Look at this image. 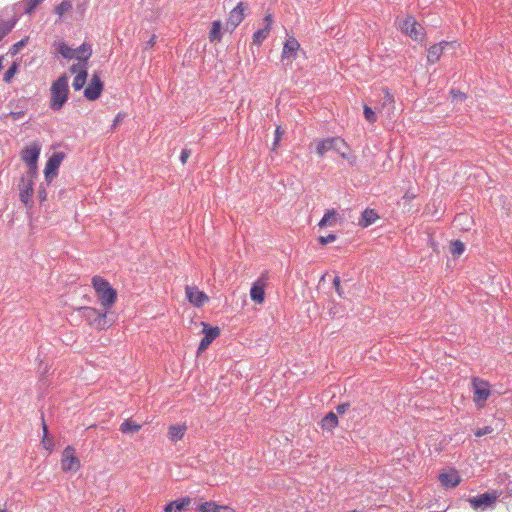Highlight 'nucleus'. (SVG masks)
<instances>
[{
  "label": "nucleus",
  "mask_w": 512,
  "mask_h": 512,
  "mask_svg": "<svg viewBox=\"0 0 512 512\" xmlns=\"http://www.w3.org/2000/svg\"><path fill=\"white\" fill-rule=\"evenodd\" d=\"M336 144L344 145L345 142L343 139L339 137H331L319 141L316 146V152L319 156H323L326 152L333 150V147H336Z\"/></svg>",
  "instance_id": "16"
},
{
  "label": "nucleus",
  "mask_w": 512,
  "mask_h": 512,
  "mask_svg": "<svg viewBox=\"0 0 512 512\" xmlns=\"http://www.w3.org/2000/svg\"><path fill=\"white\" fill-rule=\"evenodd\" d=\"M349 407H350L349 403H342L336 407V411L338 414H344L349 409Z\"/></svg>",
  "instance_id": "48"
},
{
  "label": "nucleus",
  "mask_w": 512,
  "mask_h": 512,
  "mask_svg": "<svg viewBox=\"0 0 512 512\" xmlns=\"http://www.w3.org/2000/svg\"><path fill=\"white\" fill-rule=\"evenodd\" d=\"M43 431H44V437H43L42 443L46 449L50 450L51 446H52V441L48 437V428H47L45 422H43Z\"/></svg>",
  "instance_id": "39"
},
{
  "label": "nucleus",
  "mask_w": 512,
  "mask_h": 512,
  "mask_svg": "<svg viewBox=\"0 0 512 512\" xmlns=\"http://www.w3.org/2000/svg\"><path fill=\"white\" fill-rule=\"evenodd\" d=\"M300 45L298 41L294 37H289L283 47L282 51V61L287 60V63L292 62V59L295 58V55L299 49Z\"/></svg>",
  "instance_id": "15"
},
{
  "label": "nucleus",
  "mask_w": 512,
  "mask_h": 512,
  "mask_svg": "<svg viewBox=\"0 0 512 512\" xmlns=\"http://www.w3.org/2000/svg\"><path fill=\"white\" fill-rule=\"evenodd\" d=\"M87 75V66L84 64L82 66V69L79 71V73L75 76L73 80L72 86L74 90L78 91L84 87L87 80Z\"/></svg>",
  "instance_id": "25"
},
{
  "label": "nucleus",
  "mask_w": 512,
  "mask_h": 512,
  "mask_svg": "<svg viewBox=\"0 0 512 512\" xmlns=\"http://www.w3.org/2000/svg\"><path fill=\"white\" fill-rule=\"evenodd\" d=\"M17 70L16 64H13L4 74L3 80L5 82H10V80L13 78Z\"/></svg>",
  "instance_id": "40"
},
{
  "label": "nucleus",
  "mask_w": 512,
  "mask_h": 512,
  "mask_svg": "<svg viewBox=\"0 0 512 512\" xmlns=\"http://www.w3.org/2000/svg\"><path fill=\"white\" fill-rule=\"evenodd\" d=\"M384 96H383V106L391 105L394 103L393 95L390 94V92L387 89L383 90Z\"/></svg>",
  "instance_id": "41"
},
{
  "label": "nucleus",
  "mask_w": 512,
  "mask_h": 512,
  "mask_svg": "<svg viewBox=\"0 0 512 512\" xmlns=\"http://www.w3.org/2000/svg\"><path fill=\"white\" fill-rule=\"evenodd\" d=\"M322 428L326 430H332L338 424V417L335 413H328L321 421Z\"/></svg>",
  "instance_id": "27"
},
{
  "label": "nucleus",
  "mask_w": 512,
  "mask_h": 512,
  "mask_svg": "<svg viewBox=\"0 0 512 512\" xmlns=\"http://www.w3.org/2000/svg\"><path fill=\"white\" fill-rule=\"evenodd\" d=\"M72 9V3L70 1H62L58 6L55 8V12L62 17L66 12Z\"/></svg>",
  "instance_id": "35"
},
{
  "label": "nucleus",
  "mask_w": 512,
  "mask_h": 512,
  "mask_svg": "<svg viewBox=\"0 0 512 512\" xmlns=\"http://www.w3.org/2000/svg\"><path fill=\"white\" fill-rule=\"evenodd\" d=\"M248 9V4L239 2L237 6L230 12L227 21V29L234 30L244 19V13Z\"/></svg>",
  "instance_id": "8"
},
{
  "label": "nucleus",
  "mask_w": 512,
  "mask_h": 512,
  "mask_svg": "<svg viewBox=\"0 0 512 512\" xmlns=\"http://www.w3.org/2000/svg\"><path fill=\"white\" fill-rule=\"evenodd\" d=\"M155 42H156V35H152V37L150 38V40H148V41L146 42L145 49H148V48L153 47V46H154V44H155Z\"/></svg>",
  "instance_id": "51"
},
{
  "label": "nucleus",
  "mask_w": 512,
  "mask_h": 512,
  "mask_svg": "<svg viewBox=\"0 0 512 512\" xmlns=\"http://www.w3.org/2000/svg\"><path fill=\"white\" fill-rule=\"evenodd\" d=\"M336 218H337V213L335 210H327L318 225L320 228H324L326 226H331L336 221Z\"/></svg>",
  "instance_id": "28"
},
{
  "label": "nucleus",
  "mask_w": 512,
  "mask_h": 512,
  "mask_svg": "<svg viewBox=\"0 0 512 512\" xmlns=\"http://www.w3.org/2000/svg\"><path fill=\"white\" fill-rule=\"evenodd\" d=\"M336 240L335 234H329L328 236H320L318 241L322 245H327L328 243L334 242Z\"/></svg>",
  "instance_id": "42"
},
{
  "label": "nucleus",
  "mask_w": 512,
  "mask_h": 512,
  "mask_svg": "<svg viewBox=\"0 0 512 512\" xmlns=\"http://www.w3.org/2000/svg\"><path fill=\"white\" fill-rule=\"evenodd\" d=\"M464 250L465 245L459 240L452 242L450 245V252L454 256H460L464 252Z\"/></svg>",
  "instance_id": "33"
},
{
  "label": "nucleus",
  "mask_w": 512,
  "mask_h": 512,
  "mask_svg": "<svg viewBox=\"0 0 512 512\" xmlns=\"http://www.w3.org/2000/svg\"><path fill=\"white\" fill-rule=\"evenodd\" d=\"M103 90V82L97 74H94L91 78L90 83L84 90V96L88 100H96L100 97Z\"/></svg>",
  "instance_id": "11"
},
{
  "label": "nucleus",
  "mask_w": 512,
  "mask_h": 512,
  "mask_svg": "<svg viewBox=\"0 0 512 512\" xmlns=\"http://www.w3.org/2000/svg\"><path fill=\"white\" fill-rule=\"evenodd\" d=\"M338 313L336 305H334L332 308H330V314L336 315Z\"/></svg>",
  "instance_id": "55"
},
{
  "label": "nucleus",
  "mask_w": 512,
  "mask_h": 512,
  "mask_svg": "<svg viewBox=\"0 0 512 512\" xmlns=\"http://www.w3.org/2000/svg\"><path fill=\"white\" fill-rule=\"evenodd\" d=\"M269 31V27H265L263 29H259L258 31H256L253 35V44L261 45L263 40L267 38Z\"/></svg>",
  "instance_id": "31"
},
{
  "label": "nucleus",
  "mask_w": 512,
  "mask_h": 512,
  "mask_svg": "<svg viewBox=\"0 0 512 512\" xmlns=\"http://www.w3.org/2000/svg\"><path fill=\"white\" fill-rule=\"evenodd\" d=\"M19 190H20V194H19L20 200L24 204L27 205L31 199L32 194H33V183H21L20 182Z\"/></svg>",
  "instance_id": "21"
},
{
  "label": "nucleus",
  "mask_w": 512,
  "mask_h": 512,
  "mask_svg": "<svg viewBox=\"0 0 512 512\" xmlns=\"http://www.w3.org/2000/svg\"><path fill=\"white\" fill-rule=\"evenodd\" d=\"M61 468L64 472H76L80 468V460L75 456V449L67 446L62 453Z\"/></svg>",
  "instance_id": "5"
},
{
  "label": "nucleus",
  "mask_w": 512,
  "mask_h": 512,
  "mask_svg": "<svg viewBox=\"0 0 512 512\" xmlns=\"http://www.w3.org/2000/svg\"><path fill=\"white\" fill-rule=\"evenodd\" d=\"M17 22V19H14L12 21H2L0 23V41L11 32V30L14 28L15 24Z\"/></svg>",
  "instance_id": "29"
},
{
  "label": "nucleus",
  "mask_w": 512,
  "mask_h": 512,
  "mask_svg": "<svg viewBox=\"0 0 512 512\" xmlns=\"http://www.w3.org/2000/svg\"><path fill=\"white\" fill-rule=\"evenodd\" d=\"M141 429V425L131 421L130 419L125 420L121 425L119 430L124 434H133L138 432Z\"/></svg>",
  "instance_id": "26"
},
{
  "label": "nucleus",
  "mask_w": 512,
  "mask_h": 512,
  "mask_svg": "<svg viewBox=\"0 0 512 512\" xmlns=\"http://www.w3.org/2000/svg\"><path fill=\"white\" fill-rule=\"evenodd\" d=\"M0 512H8L6 509L0 510Z\"/></svg>",
  "instance_id": "58"
},
{
  "label": "nucleus",
  "mask_w": 512,
  "mask_h": 512,
  "mask_svg": "<svg viewBox=\"0 0 512 512\" xmlns=\"http://www.w3.org/2000/svg\"><path fill=\"white\" fill-rule=\"evenodd\" d=\"M492 431H493L492 427H490V426H486V427H484V428H480V429H478V430L475 432V435H476L477 437H481V436H484V435H486V434L492 433Z\"/></svg>",
  "instance_id": "44"
},
{
  "label": "nucleus",
  "mask_w": 512,
  "mask_h": 512,
  "mask_svg": "<svg viewBox=\"0 0 512 512\" xmlns=\"http://www.w3.org/2000/svg\"><path fill=\"white\" fill-rule=\"evenodd\" d=\"M76 50V59L84 62V64L87 66V61L92 55V47L88 43H83L81 46L75 49Z\"/></svg>",
  "instance_id": "18"
},
{
  "label": "nucleus",
  "mask_w": 512,
  "mask_h": 512,
  "mask_svg": "<svg viewBox=\"0 0 512 512\" xmlns=\"http://www.w3.org/2000/svg\"><path fill=\"white\" fill-rule=\"evenodd\" d=\"M56 51L65 59H74L76 58V50L69 47L66 43L59 41L55 43Z\"/></svg>",
  "instance_id": "19"
},
{
  "label": "nucleus",
  "mask_w": 512,
  "mask_h": 512,
  "mask_svg": "<svg viewBox=\"0 0 512 512\" xmlns=\"http://www.w3.org/2000/svg\"><path fill=\"white\" fill-rule=\"evenodd\" d=\"M191 155V151L188 150V149H183L182 152H181V155H180V161L182 162V164H185L187 159L190 157Z\"/></svg>",
  "instance_id": "47"
},
{
  "label": "nucleus",
  "mask_w": 512,
  "mask_h": 512,
  "mask_svg": "<svg viewBox=\"0 0 512 512\" xmlns=\"http://www.w3.org/2000/svg\"><path fill=\"white\" fill-rule=\"evenodd\" d=\"M37 174V166H28L26 174L21 178V183H33Z\"/></svg>",
  "instance_id": "32"
},
{
  "label": "nucleus",
  "mask_w": 512,
  "mask_h": 512,
  "mask_svg": "<svg viewBox=\"0 0 512 512\" xmlns=\"http://www.w3.org/2000/svg\"><path fill=\"white\" fill-rule=\"evenodd\" d=\"M92 285L96 291L99 302L105 310L108 311L117 299V291L112 288L107 280L100 276H94L92 278Z\"/></svg>",
  "instance_id": "2"
},
{
  "label": "nucleus",
  "mask_w": 512,
  "mask_h": 512,
  "mask_svg": "<svg viewBox=\"0 0 512 512\" xmlns=\"http://www.w3.org/2000/svg\"><path fill=\"white\" fill-rule=\"evenodd\" d=\"M81 316L97 329H104L107 325V310L101 313L92 307H81L79 309Z\"/></svg>",
  "instance_id": "3"
},
{
  "label": "nucleus",
  "mask_w": 512,
  "mask_h": 512,
  "mask_svg": "<svg viewBox=\"0 0 512 512\" xmlns=\"http://www.w3.org/2000/svg\"><path fill=\"white\" fill-rule=\"evenodd\" d=\"M363 113H364L365 119L367 121H369L370 123H374L377 120L375 112L369 106H367V105L364 106Z\"/></svg>",
  "instance_id": "38"
},
{
  "label": "nucleus",
  "mask_w": 512,
  "mask_h": 512,
  "mask_svg": "<svg viewBox=\"0 0 512 512\" xmlns=\"http://www.w3.org/2000/svg\"><path fill=\"white\" fill-rule=\"evenodd\" d=\"M62 153H54L47 161L45 166V179L48 183L57 175L58 168L63 160Z\"/></svg>",
  "instance_id": "10"
},
{
  "label": "nucleus",
  "mask_w": 512,
  "mask_h": 512,
  "mask_svg": "<svg viewBox=\"0 0 512 512\" xmlns=\"http://www.w3.org/2000/svg\"><path fill=\"white\" fill-rule=\"evenodd\" d=\"M38 198L40 199L41 202L46 200V198H47L46 190L42 185L38 189Z\"/></svg>",
  "instance_id": "49"
},
{
  "label": "nucleus",
  "mask_w": 512,
  "mask_h": 512,
  "mask_svg": "<svg viewBox=\"0 0 512 512\" xmlns=\"http://www.w3.org/2000/svg\"><path fill=\"white\" fill-rule=\"evenodd\" d=\"M43 0H24L22 5L24 6V12L30 14Z\"/></svg>",
  "instance_id": "34"
},
{
  "label": "nucleus",
  "mask_w": 512,
  "mask_h": 512,
  "mask_svg": "<svg viewBox=\"0 0 512 512\" xmlns=\"http://www.w3.org/2000/svg\"><path fill=\"white\" fill-rule=\"evenodd\" d=\"M443 44L448 45V42H442L439 44H435L429 48L428 55H427V59L429 62L435 63L436 61L439 60V58L443 52Z\"/></svg>",
  "instance_id": "24"
},
{
  "label": "nucleus",
  "mask_w": 512,
  "mask_h": 512,
  "mask_svg": "<svg viewBox=\"0 0 512 512\" xmlns=\"http://www.w3.org/2000/svg\"><path fill=\"white\" fill-rule=\"evenodd\" d=\"M198 512H217V504L214 502H204L198 506Z\"/></svg>",
  "instance_id": "36"
},
{
  "label": "nucleus",
  "mask_w": 512,
  "mask_h": 512,
  "mask_svg": "<svg viewBox=\"0 0 512 512\" xmlns=\"http://www.w3.org/2000/svg\"><path fill=\"white\" fill-rule=\"evenodd\" d=\"M27 42H28V38H25V39H22L19 42L15 43L10 49V54L16 55L17 53H19L20 50L27 45Z\"/></svg>",
  "instance_id": "37"
},
{
  "label": "nucleus",
  "mask_w": 512,
  "mask_h": 512,
  "mask_svg": "<svg viewBox=\"0 0 512 512\" xmlns=\"http://www.w3.org/2000/svg\"><path fill=\"white\" fill-rule=\"evenodd\" d=\"M399 27L402 32L409 35L414 40H422L424 36L423 27L416 22L413 17H407L401 23H399Z\"/></svg>",
  "instance_id": "4"
},
{
  "label": "nucleus",
  "mask_w": 512,
  "mask_h": 512,
  "mask_svg": "<svg viewBox=\"0 0 512 512\" xmlns=\"http://www.w3.org/2000/svg\"><path fill=\"white\" fill-rule=\"evenodd\" d=\"M202 325L204 337L199 344L198 353L205 351L213 340H215L220 334V329L218 327H211L205 323H202Z\"/></svg>",
  "instance_id": "12"
},
{
  "label": "nucleus",
  "mask_w": 512,
  "mask_h": 512,
  "mask_svg": "<svg viewBox=\"0 0 512 512\" xmlns=\"http://www.w3.org/2000/svg\"><path fill=\"white\" fill-rule=\"evenodd\" d=\"M283 134V132L281 131V128L280 127H277L276 131H275V141H274V146H276L281 138V135Z\"/></svg>",
  "instance_id": "50"
},
{
  "label": "nucleus",
  "mask_w": 512,
  "mask_h": 512,
  "mask_svg": "<svg viewBox=\"0 0 512 512\" xmlns=\"http://www.w3.org/2000/svg\"><path fill=\"white\" fill-rule=\"evenodd\" d=\"M377 219L378 214L373 209H366L365 211H363L358 224L361 227H368L371 224H373Z\"/></svg>",
  "instance_id": "20"
},
{
  "label": "nucleus",
  "mask_w": 512,
  "mask_h": 512,
  "mask_svg": "<svg viewBox=\"0 0 512 512\" xmlns=\"http://www.w3.org/2000/svg\"><path fill=\"white\" fill-rule=\"evenodd\" d=\"M83 65H84V62L79 61V63H77V64H73V65L70 67V69H69V70H70V72H71L72 74H78V73H79V71L82 69V66H83Z\"/></svg>",
  "instance_id": "46"
},
{
  "label": "nucleus",
  "mask_w": 512,
  "mask_h": 512,
  "mask_svg": "<svg viewBox=\"0 0 512 512\" xmlns=\"http://www.w3.org/2000/svg\"><path fill=\"white\" fill-rule=\"evenodd\" d=\"M344 146H345V144H344V145L336 144V147H333V150H335V151H337V152L341 153V156H342V157H345V153H344V152H341V151H342V148H343Z\"/></svg>",
  "instance_id": "53"
},
{
  "label": "nucleus",
  "mask_w": 512,
  "mask_h": 512,
  "mask_svg": "<svg viewBox=\"0 0 512 512\" xmlns=\"http://www.w3.org/2000/svg\"><path fill=\"white\" fill-rule=\"evenodd\" d=\"M13 115H14V117H15V118H19V117H20V115H21V113H17V114H16V113H13Z\"/></svg>",
  "instance_id": "57"
},
{
  "label": "nucleus",
  "mask_w": 512,
  "mask_h": 512,
  "mask_svg": "<svg viewBox=\"0 0 512 512\" xmlns=\"http://www.w3.org/2000/svg\"><path fill=\"white\" fill-rule=\"evenodd\" d=\"M439 480L445 487H456L460 482L456 473H442L439 475Z\"/></svg>",
  "instance_id": "22"
},
{
  "label": "nucleus",
  "mask_w": 512,
  "mask_h": 512,
  "mask_svg": "<svg viewBox=\"0 0 512 512\" xmlns=\"http://www.w3.org/2000/svg\"><path fill=\"white\" fill-rule=\"evenodd\" d=\"M264 21L266 22V27H269L270 28V25L272 23V16L271 15H267L264 19Z\"/></svg>",
  "instance_id": "54"
},
{
  "label": "nucleus",
  "mask_w": 512,
  "mask_h": 512,
  "mask_svg": "<svg viewBox=\"0 0 512 512\" xmlns=\"http://www.w3.org/2000/svg\"><path fill=\"white\" fill-rule=\"evenodd\" d=\"M450 94H451L453 100H460V101H462L465 98V94L462 93L459 90H454L453 89V90H451Z\"/></svg>",
  "instance_id": "45"
},
{
  "label": "nucleus",
  "mask_w": 512,
  "mask_h": 512,
  "mask_svg": "<svg viewBox=\"0 0 512 512\" xmlns=\"http://www.w3.org/2000/svg\"><path fill=\"white\" fill-rule=\"evenodd\" d=\"M69 76L61 75L54 81L50 88V108L59 111L65 105L69 95Z\"/></svg>",
  "instance_id": "1"
},
{
  "label": "nucleus",
  "mask_w": 512,
  "mask_h": 512,
  "mask_svg": "<svg viewBox=\"0 0 512 512\" xmlns=\"http://www.w3.org/2000/svg\"><path fill=\"white\" fill-rule=\"evenodd\" d=\"M40 151L41 147L37 143H33L22 151L21 158L27 166H37Z\"/></svg>",
  "instance_id": "13"
},
{
  "label": "nucleus",
  "mask_w": 512,
  "mask_h": 512,
  "mask_svg": "<svg viewBox=\"0 0 512 512\" xmlns=\"http://www.w3.org/2000/svg\"><path fill=\"white\" fill-rule=\"evenodd\" d=\"M187 427L186 425H172L169 427L168 437L172 442L183 438Z\"/></svg>",
  "instance_id": "23"
},
{
  "label": "nucleus",
  "mask_w": 512,
  "mask_h": 512,
  "mask_svg": "<svg viewBox=\"0 0 512 512\" xmlns=\"http://www.w3.org/2000/svg\"><path fill=\"white\" fill-rule=\"evenodd\" d=\"M217 512H234V510L227 506L217 505Z\"/></svg>",
  "instance_id": "52"
},
{
  "label": "nucleus",
  "mask_w": 512,
  "mask_h": 512,
  "mask_svg": "<svg viewBox=\"0 0 512 512\" xmlns=\"http://www.w3.org/2000/svg\"><path fill=\"white\" fill-rule=\"evenodd\" d=\"M185 292L189 302L196 307H201L205 302L208 301V296L204 292L200 291L197 287L186 286Z\"/></svg>",
  "instance_id": "14"
},
{
  "label": "nucleus",
  "mask_w": 512,
  "mask_h": 512,
  "mask_svg": "<svg viewBox=\"0 0 512 512\" xmlns=\"http://www.w3.org/2000/svg\"><path fill=\"white\" fill-rule=\"evenodd\" d=\"M190 503L191 499L189 497L177 499L175 501L168 503L164 507V512H183L188 508Z\"/></svg>",
  "instance_id": "17"
},
{
  "label": "nucleus",
  "mask_w": 512,
  "mask_h": 512,
  "mask_svg": "<svg viewBox=\"0 0 512 512\" xmlns=\"http://www.w3.org/2000/svg\"><path fill=\"white\" fill-rule=\"evenodd\" d=\"M221 38V22L220 21H214L212 23V28L209 33V39L210 41H219Z\"/></svg>",
  "instance_id": "30"
},
{
  "label": "nucleus",
  "mask_w": 512,
  "mask_h": 512,
  "mask_svg": "<svg viewBox=\"0 0 512 512\" xmlns=\"http://www.w3.org/2000/svg\"><path fill=\"white\" fill-rule=\"evenodd\" d=\"M497 498V493H483L481 495L469 498L468 501L473 509L485 510L489 507H492L496 503Z\"/></svg>",
  "instance_id": "6"
},
{
  "label": "nucleus",
  "mask_w": 512,
  "mask_h": 512,
  "mask_svg": "<svg viewBox=\"0 0 512 512\" xmlns=\"http://www.w3.org/2000/svg\"><path fill=\"white\" fill-rule=\"evenodd\" d=\"M472 384L474 389V401L478 406H483L490 395L488 383L474 378Z\"/></svg>",
  "instance_id": "7"
},
{
  "label": "nucleus",
  "mask_w": 512,
  "mask_h": 512,
  "mask_svg": "<svg viewBox=\"0 0 512 512\" xmlns=\"http://www.w3.org/2000/svg\"><path fill=\"white\" fill-rule=\"evenodd\" d=\"M333 286L335 288V291L336 293L340 296V297H344V293H343V290L341 288V285H340V278L338 276H336L334 279H333Z\"/></svg>",
  "instance_id": "43"
},
{
  "label": "nucleus",
  "mask_w": 512,
  "mask_h": 512,
  "mask_svg": "<svg viewBox=\"0 0 512 512\" xmlns=\"http://www.w3.org/2000/svg\"><path fill=\"white\" fill-rule=\"evenodd\" d=\"M268 280L267 273H263L258 280L252 285L250 290L251 299L261 304L265 299V286Z\"/></svg>",
  "instance_id": "9"
},
{
  "label": "nucleus",
  "mask_w": 512,
  "mask_h": 512,
  "mask_svg": "<svg viewBox=\"0 0 512 512\" xmlns=\"http://www.w3.org/2000/svg\"><path fill=\"white\" fill-rule=\"evenodd\" d=\"M120 122V115H118L116 118H115V121H114V124L113 126L116 127V125Z\"/></svg>",
  "instance_id": "56"
}]
</instances>
